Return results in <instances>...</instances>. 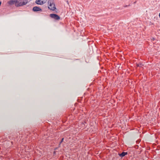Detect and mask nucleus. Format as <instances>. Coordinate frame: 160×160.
<instances>
[{
	"label": "nucleus",
	"mask_w": 160,
	"mask_h": 160,
	"mask_svg": "<svg viewBox=\"0 0 160 160\" xmlns=\"http://www.w3.org/2000/svg\"><path fill=\"white\" fill-rule=\"evenodd\" d=\"M17 7L22 6L25 5L28 2V0H17Z\"/></svg>",
	"instance_id": "nucleus-1"
},
{
	"label": "nucleus",
	"mask_w": 160,
	"mask_h": 160,
	"mask_svg": "<svg viewBox=\"0 0 160 160\" xmlns=\"http://www.w3.org/2000/svg\"><path fill=\"white\" fill-rule=\"evenodd\" d=\"M48 4H49V6L51 7L52 6V5H53V7H51V8H50L48 6V8L49 9L52 11H54L55 9H56L55 4L53 1H48Z\"/></svg>",
	"instance_id": "nucleus-2"
},
{
	"label": "nucleus",
	"mask_w": 160,
	"mask_h": 160,
	"mask_svg": "<svg viewBox=\"0 0 160 160\" xmlns=\"http://www.w3.org/2000/svg\"><path fill=\"white\" fill-rule=\"evenodd\" d=\"M50 16L52 18L56 20H59L60 19V17L58 15L54 13H51L50 14Z\"/></svg>",
	"instance_id": "nucleus-3"
},
{
	"label": "nucleus",
	"mask_w": 160,
	"mask_h": 160,
	"mask_svg": "<svg viewBox=\"0 0 160 160\" xmlns=\"http://www.w3.org/2000/svg\"><path fill=\"white\" fill-rule=\"evenodd\" d=\"M32 10L34 12H42V10L41 8L37 6H35L33 8Z\"/></svg>",
	"instance_id": "nucleus-4"
},
{
	"label": "nucleus",
	"mask_w": 160,
	"mask_h": 160,
	"mask_svg": "<svg viewBox=\"0 0 160 160\" xmlns=\"http://www.w3.org/2000/svg\"><path fill=\"white\" fill-rule=\"evenodd\" d=\"M8 3L10 5H15L17 7V0H10L8 2Z\"/></svg>",
	"instance_id": "nucleus-5"
},
{
	"label": "nucleus",
	"mask_w": 160,
	"mask_h": 160,
	"mask_svg": "<svg viewBox=\"0 0 160 160\" xmlns=\"http://www.w3.org/2000/svg\"><path fill=\"white\" fill-rule=\"evenodd\" d=\"M35 3L38 5H42L45 3V2H44V0L42 1L41 0H36Z\"/></svg>",
	"instance_id": "nucleus-6"
},
{
	"label": "nucleus",
	"mask_w": 160,
	"mask_h": 160,
	"mask_svg": "<svg viewBox=\"0 0 160 160\" xmlns=\"http://www.w3.org/2000/svg\"><path fill=\"white\" fill-rule=\"evenodd\" d=\"M127 154V152H123L122 153L119 154V156L121 157H123L125 155Z\"/></svg>",
	"instance_id": "nucleus-7"
},
{
	"label": "nucleus",
	"mask_w": 160,
	"mask_h": 160,
	"mask_svg": "<svg viewBox=\"0 0 160 160\" xmlns=\"http://www.w3.org/2000/svg\"><path fill=\"white\" fill-rule=\"evenodd\" d=\"M143 66V65L140 62L138 63H137L136 66L137 67H141Z\"/></svg>",
	"instance_id": "nucleus-8"
},
{
	"label": "nucleus",
	"mask_w": 160,
	"mask_h": 160,
	"mask_svg": "<svg viewBox=\"0 0 160 160\" xmlns=\"http://www.w3.org/2000/svg\"><path fill=\"white\" fill-rule=\"evenodd\" d=\"M63 138H62V140H61V142H60V143H62V142H63Z\"/></svg>",
	"instance_id": "nucleus-9"
},
{
	"label": "nucleus",
	"mask_w": 160,
	"mask_h": 160,
	"mask_svg": "<svg viewBox=\"0 0 160 160\" xmlns=\"http://www.w3.org/2000/svg\"><path fill=\"white\" fill-rule=\"evenodd\" d=\"M44 2H45V3H46L47 2V0H44Z\"/></svg>",
	"instance_id": "nucleus-10"
},
{
	"label": "nucleus",
	"mask_w": 160,
	"mask_h": 160,
	"mask_svg": "<svg viewBox=\"0 0 160 160\" xmlns=\"http://www.w3.org/2000/svg\"><path fill=\"white\" fill-rule=\"evenodd\" d=\"M159 18H160V13H159Z\"/></svg>",
	"instance_id": "nucleus-11"
},
{
	"label": "nucleus",
	"mask_w": 160,
	"mask_h": 160,
	"mask_svg": "<svg viewBox=\"0 0 160 160\" xmlns=\"http://www.w3.org/2000/svg\"><path fill=\"white\" fill-rule=\"evenodd\" d=\"M127 7V5H126L125 7Z\"/></svg>",
	"instance_id": "nucleus-12"
}]
</instances>
